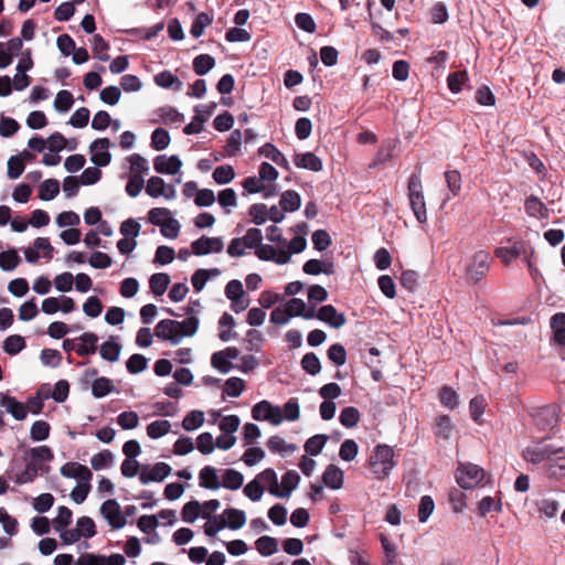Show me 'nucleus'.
Here are the masks:
<instances>
[{
  "label": "nucleus",
  "instance_id": "36",
  "mask_svg": "<svg viewBox=\"0 0 565 565\" xmlns=\"http://www.w3.org/2000/svg\"><path fill=\"white\" fill-rule=\"evenodd\" d=\"M215 66V60L209 54H200L193 60V71L196 75H205Z\"/></svg>",
  "mask_w": 565,
  "mask_h": 565
},
{
  "label": "nucleus",
  "instance_id": "56",
  "mask_svg": "<svg viewBox=\"0 0 565 565\" xmlns=\"http://www.w3.org/2000/svg\"><path fill=\"white\" fill-rule=\"evenodd\" d=\"M212 21V17H210L207 13L202 12L198 14L190 30L191 35L195 39L200 38L203 34L204 29L210 25Z\"/></svg>",
  "mask_w": 565,
  "mask_h": 565
},
{
  "label": "nucleus",
  "instance_id": "17",
  "mask_svg": "<svg viewBox=\"0 0 565 565\" xmlns=\"http://www.w3.org/2000/svg\"><path fill=\"white\" fill-rule=\"evenodd\" d=\"M0 405L17 420H23L26 417V406L15 397L0 393Z\"/></svg>",
  "mask_w": 565,
  "mask_h": 565
},
{
  "label": "nucleus",
  "instance_id": "18",
  "mask_svg": "<svg viewBox=\"0 0 565 565\" xmlns=\"http://www.w3.org/2000/svg\"><path fill=\"white\" fill-rule=\"evenodd\" d=\"M294 163L297 168L318 172L322 170V161L313 152L296 153Z\"/></svg>",
  "mask_w": 565,
  "mask_h": 565
},
{
  "label": "nucleus",
  "instance_id": "38",
  "mask_svg": "<svg viewBox=\"0 0 565 565\" xmlns=\"http://www.w3.org/2000/svg\"><path fill=\"white\" fill-rule=\"evenodd\" d=\"M115 390L111 380L104 376L96 379L92 384V394L96 398H102Z\"/></svg>",
  "mask_w": 565,
  "mask_h": 565
},
{
  "label": "nucleus",
  "instance_id": "7",
  "mask_svg": "<svg viewBox=\"0 0 565 565\" xmlns=\"http://www.w3.org/2000/svg\"><path fill=\"white\" fill-rule=\"evenodd\" d=\"M113 143L108 138H98L93 141L89 149L92 152L90 161L97 167H106L111 161V154L108 152V148Z\"/></svg>",
  "mask_w": 565,
  "mask_h": 565
},
{
  "label": "nucleus",
  "instance_id": "26",
  "mask_svg": "<svg viewBox=\"0 0 565 565\" xmlns=\"http://www.w3.org/2000/svg\"><path fill=\"white\" fill-rule=\"evenodd\" d=\"M259 154L270 159L276 164H278L281 168L289 169V162L273 143H265L263 147L259 148Z\"/></svg>",
  "mask_w": 565,
  "mask_h": 565
},
{
  "label": "nucleus",
  "instance_id": "46",
  "mask_svg": "<svg viewBox=\"0 0 565 565\" xmlns=\"http://www.w3.org/2000/svg\"><path fill=\"white\" fill-rule=\"evenodd\" d=\"M114 455L111 451L105 449L95 454L90 459L92 468L96 471L107 468L113 465Z\"/></svg>",
  "mask_w": 565,
  "mask_h": 565
},
{
  "label": "nucleus",
  "instance_id": "43",
  "mask_svg": "<svg viewBox=\"0 0 565 565\" xmlns=\"http://www.w3.org/2000/svg\"><path fill=\"white\" fill-rule=\"evenodd\" d=\"M339 420L342 426L352 428L356 426L360 420V412L353 406L344 407L340 413Z\"/></svg>",
  "mask_w": 565,
  "mask_h": 565
},
{
  "label": "nucleus",
  "instance_id": "52",
  "mask_svg": "<svg viewBox=\"0 0 565 565\" xmlns=\"http://www.w3.org/2000/svg\"><path fill=\"white\" fill-rule=\"evenodd\" d=\"M70 393V384L65 380H60L55 383L54 390L51 394L45 393L44 398L52 397L56 403H63Z\"/></svg>",
  "mask_w": 565,
  "mask_h": 565
},
{
  "label": "nucleus",
  "instance_id": "42",
  "mask_svg": "<svg viewBox=\"0 0 565 565\" xmlns=\"http://www.w3.org/2000/svg\"><path fill=\"white\" fill-rule=\"evenodd\" d=\"M171 424L169 420L159 419L147 426V434L152 439H158L170 431Z\"/></svg>",
  "mask_w": 565,
  "mask_h": 565
},
{
  "label": "nucleus",
  "instance_id": "16",
  "mask_svg": "<svg viewBox=\"0 0 565 565\" xmlns=\"http://www.w3.org/2000/svg\"><path fill=\"white\" fill-rule=\"evenodd\" d=\"M61 475L66 478L78 479L82 482H89L92 479L90 470L77 462H67L62 466Z\"/></svg>",
  "mask_w": 565,
  "mask_h": 565
},
{
  "label": "nucleus",
  "instance_id": "49",
  "mask_svg": "<svg viewBox=\"0 0 565 565\" xmlns=\"http://www.w3.org/2000/svg\"><path fill=\"white\" fill-rule=\"evenodd\" d=\"M204 423V413L201 411H191L182 420V427L188 430H194Z\"/></svg>",
  "mask_w": 565,
  "mask_h": 565
},
{
  "label": "nucleus",
  "instance_id": "3",
  "mask_svg": "<svg viewBox=\"0 0 565 565\" xmlns=\"http://www.w3.org/2000/svg\"><path fill=\"white\" fill-rule=\"evenodd\" d=\"M563 454V448H552L543 441L529 446L523 451V457L532 463H541L546 461V467L553 460V455Z\"/></svg>",
  "mask_w": 565,
  "mask_h": 565
},
{
  "label": "nucleus",
  "instance_id": "4",
  "mask_svg": "<svg viewBox=\"0 0 565 565\" xmlns=\"http://www.w3.org/2000/svg\"><path fill=\"white\" fill-rule=\"evenodd\" d=\"M484 478V471L477 465H460L457 469L456 480L460 488L472 489Z\"/></svg>",
  "mask_w": 565,
  "mask_h": 565
},
{
  "label": "nucleus",
  "instance_id": "21",
  "mask_svg": "<svg viewBox=\"0 0 565 565\" xmlns=\"http://www.w3.org/2000/svg\"><path fill=\"white\" fill-rule=\"evenodd\" d=\"M77 341H81L76 348V353L78 355H90L96 352L98 337L94 332H84L77 338Z\"/></svg>",
  "mask_w": 565,
  "mask_h": 565
},
{
  "label": "nucleus",
  "instance_id": "32",
  "mask_svg": "<svg viewBox=\"0 0 565 565\" xmlns=\"http://www.w3.org/2000/svg\"><path fill=\"white\" fill-rule=\"evenodd\" d=\"M170 284V276L166 273L153 274L149 279V286L151 291L156 296H162Z\"/></svg>",
  "mask_w": 565,
  "mask_h": 565
},
{
  "label": "nucleus",
  "instance_id": "29",
  "mask_svg": "<svg viewBox=\"0 0 565 565\" xmlns=\"http://www.w3.org/2000/svg\"><path fill=\"white\" fill-rule=\"evenodd\" d=\"M25 457L38 465H43L46 461H51L54 458V455L50 447L39 446L30 448L25 452Z\"/></svg>",
  "mask_w": 565,
  "mask_h": 565
},
{
  "label": "nucleus",
  "instance_id": "35",
  "mask_svg": "<svg viewBox=\"0 0 565 565\" xmlns=\"http://www.w3.org/2000/svg\"><path fill=\"white\" fill-rule=\"evenodd\" d=\"M218 274H220V270L217 268H213V269L200 268V269L195 270L191 278L193 288L195 289V291H201L204 288V286L206 285V281L210 279V277L212 275L216 276Z\"/></svg>",
  "mask_w": 565,
  "mask_h": 565
},
{
  "label": "nucleus",
  "instance_id": "40",
  "mask_svg": "<svg viewBox=\"0 0 565 565\" xmlns=\"http://www.w3.org/2000/svg\"><path fill=\"white\" fill-rule=\"evenodd\" d=\"M3 351L9 355H15L25 348V340L19 334H12L3 341Z\"/></svg>",
  "mask_w": 565,
  "mask_h": 565
},
{
  "label": "nucleus",
  "instance_id": "51",
  "mask_svg": "<svg viewBox=\"0 0 565 565\" xmlns=\"http://www.w3.org/2000/svg\"><path fill=\"white\" fill-rule=\"evenodd\" d=\"M148 366V359L139 353L132 354L126 362L127 371L131 374H138Z\"/></svg>",
  "mask_w": 565,
  "mask_h": 565
},
{
  "label": "nucleus",
  "instance_id": "11",
  "mask_svg": "<svg viewBox=\"0 0 565 565\" xmlns=\"http://www.w3.org/2000/svg\"><path fill=\"white\" fill-rule=\"evenodd\" d=\"M533 418L540 430L552 429L558 425L557 407L553 405L542 407L536 411Z\"/></svg>",
  "mask_w": 565,
  "mask_h": 565
},
{
  "label": "nucleus",
  "instance_id": "61",
  "mask_svg": "<svg viewBox=\"0 0 565 565\" xmlns=\"http://www.w3.org/2000/svg\"><path fill=\"white\" fill-rule=\"evenodd\" d=\"M167 184L164 180L160 177H151L148 180L146 192L151 198L161 196V194L166 193Z\"/></svg>",
  "mask_w": 565,
  "mask_h": 565
},
{
  "label": "nucleus",
  "instance_id": "48",
  "mask_svg": "<svg viewBox=\"0 0 565 565\" xmlns=\"http://www.w3.org/2000/svg\"><path fill=\"white\" fill-rule=\"evenodd\" d=\"M328 440V436L323 434L315 435L310 437L305 444L306 452L311 456H317L323 449L326 443Z\"/></svg>",
  "mask_w": 565,
  "mask_h": 565
},
{
  "label": "nucleus",
  "instance_id": "20",
  "mask_svg": "<svg viewBox=\"0 0 565 565\" xmlns=\"http://www.w3.org/2000/svg\"><path fill=\"white\" fill-rule=\"evenodd\" d=\"M199 486L209 490H217L221 487L216 468L205 466L199 473Z\"/></svg>",
  "mask_w": 565,
  "mask_h": 565
},
{
  "label": "nucleus",
  "instance_id": "55",
  "mask_svg": "<svg viewBox=\"0 0 565 565\" xmlns=\"http://www.w3.org/2000/svg\"><path fill=\"white\" fill-rule=\"evenodd\" d=\"M245 390V382L236 376L225 381L224 393L230 397H238Z\"/></svg>",
  "mask_w": 565,
  "mask_h": 565
},
{
  "label": "nucleus",
  "instance_id": "33",
  "mask_svg": "<svg viewBox=\"0 0 565 565\" xmlns=\"http://www.w3.org/2000/svg\"><path fill=\"white\" fill-rule=\"evenodd\" d=\"M255 547L260 555L270 556L278 551V543L275 537L264 535L257 539Z\"/></svg>",
  "mask_w": 565,
  "mask_h": 565
},
{
  "label": "nucleus",
  "instance_id": "13",
  "mask_svg": "<svg viewBox=\"0 0 565 565\" xmlns=\"http://www.w3.org/2000/svg\"><path fill=\"white\" fill-rule=\"evenodd\" d=\"M317 318L335 329L343 327L347 322L344 313L338 312L332 305L322 306L318 310Z\"/></svg>",
  "mask_w": 565,
  "mask_h": 565
},
{
  "label": "nucleus",
  "instance_id": "44",
  "mask_svg": "<svg viewBox=\"0 0 565 565\" xmlns=\"http://www.w3.org/2000/svg\"><path fill=\"white\" fill-rule=\"evenodd\" d=\"M20 263V256L15 249H9L0 254V268L4 271H12Z\"/></svg>",
  "mask_w": 565,
  "mask_h": 565
},
{
  "label": "nucleus",
  "instance_id": "10",
  "mask_svg": "<svg viewBox=\"0 0 565 565\" xmlns=\"http://www.w3.org/2000/svg\"><path fill=\"white\" fill-rule=\"evenodd\" d=\"M490 255L483 250L475 254L471 264L467 268V275L470 280L478 282L486 276L489 269Z\"/></svg>",
  "mask_w": 565,
  "mask_h": 565
},
{
  "label": "nucleus",
  "instance_id": "8",
  "mask_svg": "<svg viewBox=\"0 0 565 565\" xmlns=\"http://www.w3.org/2000/svg\"><path fill=\"white\" fill-rule=\"evenodd\" d=\"M192 253L196 256H203L211 253H221L224 243L221 237L201 236L191 243Z\"/></svg>",
  "mask_w": 565,
  "mask_h": 565
},
{
  "label": "nucleus",
  "instance_id": "37",
  "mask_svg": "<svg viewBox=\"0 0 565 565\" xmlns=\"http://www.w3.org/2000/svg\"><path fill=\"white\" fill-rule=\"evenodd\" d=\"M60 192V183L55 179H47L42 182L39 190V198L43 201L53 200Z\"/></svg>",
  "mask_w": 565,
  "mask_h": 565
},
{
  "label": "nucleus",
  "instance_id": "63",
  "mask_svg": "<svg viewBox=\"0 0 565 565\" xmlns=\"http://www.w3.org/2000/svg\"><path fill=\"white\" fill-rule=\"evenodd\" d=\"M50 435V425L44 420H36L32 424L30 436L34 441L45 440Z\"/></svg>",
  "mask_w": 565,
  "mask_h": 565
},
{
  "label": "nucleus",
  "instance_id": "14",
  "mask_svg": "<svg viewBox=\"0 0 565 565\" xmlns=\"http://www.w3.org/2000/svg\"><path fill=\"white\" fill-rule=\"evenodd\" d=\"M300 481V476L295 470H289L282 476L281 484L282 490L279 489V486L276 488H270L269 492L278 498H288L291 492L298 487Z\"/></svg>",
  "mask_w": 565,
  "mask_h": 565
},
{
  "label": "nucleus",
  "instance_id": "57",
  "mask_svg": "<svg viewBox=\"0 0 565 565\" xmlns=\"http://www.w3.org/2000/svg\"><path fill=\"white\" fill-rule=\"evenodd\" d=\"M328 359L337 366H342L347 362V351L340 343L332 344L327 351Z\"/></svg>",
  "mask_w": 565,
  "mask_h": 565
},
{
  "label": "nucleus",
  "instance_id": "28",
  "mask_svg": "<svg viewBox=\"0 0 565 565\" xmlns=\"http://www.w3.org/2000/svg\"><path fill=\"white\" fill-rule=\"evenodd\" d=\"M154 82L158 86L163 88H172L179 92L183 87V83L174 76L170 71H163L154 76Z\"/></svg>",
  "mask_w": 565,
  "mask_h": 565
},
{
  "label": "nucleus",
  "instance_id": "62",
  "mask_svg": "<svg viewBox=\"0 0 565 565\" xmlns=\"http://www.w3.org/2000/svg\"><path fill=\"white\" fill-rule=\"evenodd\" d=\"M74 98L71 92L60 90L54 100V107L57 111L66 113L72 108Z\"/></svg>",
  "mask_w": 565,
  "mask_h": 565
},
{
  "label": "nucleus",
  "instance_id": "6",
  "mask_svg": "<svg viewBox=\"0 0 565 565\" xmlns=\"http://www.w3.org/2000/svg\"><path fill=\"white\" fill-rule=\"evenodd\" d=\"M100 513L114 530L122 529L127 520L122 515L119 503L115 499H108L100 505Z\"/></svg>",
  "mask_w": 565,
  "mask_h": 565
},
{
  "label": "nucleus",
  "instance_id": "31",
  "mask_svg": "<svg viewBox=\"0 0 565 565\" xmlns=\"http://www.w3.org/2000/svg\"><path fill=\"white\" fill-rule=\"evenodd\" d=\"M226 524L231 530H238L246 523L245 512L238 509L228 508L224 512Z\"/></svg>",
  "mask_w": 565,
  "mask_h": 565
},
{
  "label": "nucleus",
  "instance_id": "50",
  "mask_svg": "<svg viewBox=\"0 0 565 565\" xmlns=\"http://www.w3.org/2000/svg\"><path fill=\"white\" fill-rule=\"evenodd\" d=\"M539 512L546 518H553L557 514L558 502L551 498H542L535 502Z\"/></svg>",
  "mask_w": 565,
  "mask_h": 565
},
{
  "label": "nucleus",
  "instance_id": "15",
  "mask_svg": "<svg viewBox=\"0 0 565 565\" xmlns=\"http://www.w3.org/2000/svg\"><path fill=\"white\" fill-rule=\"evenodd\" d=\"M182 161L178 156H157L153 160V168L158 173L175 174L181 169Z\"/></svg>",
  "mask_w": 565,
  "mask_h": 565
},
{
  "label": "nucleus",
  "instance_id": "9",
  "mask_svg": "<svg viewBox=\"0 0 565 565\" xmlns=\"http://www.w3.org/2000/svg\"><path fill=\"white\" fill-rule=\"evenodd\" d=\"M527 246L523 241L510 242L509 246L497 247V258H500L505 266L525 255Z\"/></svg>",
  "mask_w": 565,
  "mask_h": 565
},
{
  "label": "nucleus",
  "instance_id": "24",
  "mask_svg": "<svg viewBox=\"0 0 565 565\" xmlns=\"http://www.w3.org/2000/svg\"><path fill=\"white\" fill-rule=\"evenodd\" d=\"M121 352V344L118 343L114 337L105 341L99 349L102 359L108 362H117Z\"/></svg>",
  "mask_w": 565,
  "mask_h": 565
},
{
  "label": "nucleus",
  "instance_id": "64",
  "mask_svg": "<svg viewBox=\"0 0 565 565\" xmlns=\"http://www.w3.org/2000/svg\"><path fill=\"white\" fill-rule=\"evenodd\" d=\"M359 452V446L353 439H345L340 447L339 456L344 461H352Z\"/></svg>",
  "mask_w": 565,
  "mask_h": 565
},
{
  "label": "nucleus",
  "instance_id": "1",
  "mask_svg": "<svg viewBox=\"0 0 565 565\" xmlns=\"http://www.w3.org/2000/svg\"><path fill=\"white\" fill-rule=\"evenodd\" d=\"M394 457V449L388 445L380 444L374 448L369 466L376 479L384 480L390 476L397 463Z\"/></svg>",
  "mask_w": 565,
  "mask_h": 565
},
{
  "label": "nucleus",
  "instance_id": "60",
  "mask_svg": "<svg viewBox=\"0 0 565 565\" xmlns=\"http://www.w3.org/2000/svg\"><path fill=\"white\" fill-rule=\"evenodd\" d=\"M25 166L19 156H11L7 162V174L9 179H18L24 171Z\"/></svg>",
  "mask_w": 565,
  "mask_h": 565
},
{
  "label": "nucleus",
  "instance_id": "47",
  "mask_svg": "<svg viewBox=\"0 0 565 565\" xmlns=\"http://www.w3.org/2000/svg\"><path fill=\"white\" fill-rule=\"evenodd\" d=\"M170 135L163 128H157L151 135V147L158 151L164 150L170 143Z\"/></svg>",
  "mask_w": 565,
  "mask_h": 565
},
{
  "label": "nucleus",
  "instance_id": "39",
  "mask_svg": "<svg viewBox=\"0 0 565 565\" xmlns=\"http://www.w3.org/2000/svg\"><path fill=\"white\" fill-rule=\"evenodd\" d=\"M243 482L244 476L239 471L227 469L223 475V483L221 486L230 490H238L243 486Z\"/></svg>",
  "mask_w": 565,
  "mask_h": 565
},
{
  "label": "nucleus",
  "instance_id": "54",
  "mask_svg": "<svg viewBox=\"0 0 565 565\" xmlns=\"http://www.w3.org/2000/svg\"><path fill=\"white\" fill-rule=\"evenodd\" d=\"M445 179H446V183H447V188H448L449 192L454 196L459 195L460 190H461V184H462V179H461V174L459 173V171H457V170L446 171Z\"/></svg>",
  "mask_w": 565,
  "mask_h": 565
},
{
  "label": "nucleus",
  "instance_id": "59",
  "mask_svg": "<svg viewBox=\"0 0 565 565\" xmlns=\"http://www.w3.org/2000/svg\"><path fill=\"white\" fill-rule=\"evenodd\" d=\"M211 364L222 374L228 373L234 367L233 363L222 353V351H217L212 354Z\"/></svg>",
  "mask_w": 565,
  "mask_h": 565
},
{
  "label": "nucleus",
  "instance_id": "12",
  "mask_svg": "<svg viewBox=\"0 0 565 565\" xmlns=\"http://www.w3.org/2000/svg\"><path fill=\"white\" fill-rule=\"evenodd\" d=\"M171 473V467L166 462H158L152 468L145 466L139 475L142 484L149 482H161Z\"/></svg>",
  "mask_w": 565,
  "mask_h": 565
},
{
  "label": "nucleus",
  "instance_id": "53",
  "mask_svg": "<svg viewBox=\"0 0 565 565\" xmlns=\"http://www.w3.org/2000/svg\"><path fill=\"white\" fill-rule=\"evenodd\" d=\"M209 521L204 524V533L207 536H214L216 533H218L221 530L225 529L227 526L226 520L224 518V514L222 515H214L212 518L207 519Z\"/></svg>",
  "mask_w": 565,
  "mask_h": 565
},
{
  "label": "nucleus",
  "instance_id": "30",
  "mask_svg": "<svg viewBox=\"0 0 565 565\" xmlns=\"http://www.w3.org/2000/svg\"><path fill=\"white\" fill-rule=\"evenodd\" d=\"M279 204L284 212H295L301 205V198L298 192L287 190L281 194Z\"/></svg>",
  "mask_w": 565,
  "mask_h": 565
},
{
  "label": "nucleus",
  "instance_id": "23",
  "mask_svg": "<svg viewBox=\"0 0 565 565\" xmlns=\"http://www.w3.org/2000/svg\"><path fill=\"white\" fill-rule=\"evenodd\" d=\"M286 309L291 317H302L303 319L315 318V309L306 310V302L300 298H292L286 303Z\"/></svg>",
  "mask_w": 565,
  "mask_h": 565
},
{
  "label": "nucleus",
  "instance_id": "5",
  "mask_svg": "<svg viewBox=\"0 0 565 565\" xmlns=\"http://www.w3.org/2000/svg\"><path fill=\"white\" fill-rule=\"evenodd\" d=\"M180 324L177 320L163 319L158 322L154 329V335L163 341H169L177 345L183 339V333L179 330Z\"/></svg>",
  "mask_w": 565,
  "mask_h": 565
},
{
  "label": "nucleus",
  "instance_id": "45",
  "mask_svg": "<svg viewBox=\"0 0 565 565\" xmlns=\"http://www.w3.org/2000/svg\"><path fill=\"white\" fill-rule=\"evenodd\" d=\"M301 367L310 375H317L321 371V363L316 353H306L301 359Z\"/></svg>",
  "mask_w": 565,
  "mask_h": 565
},
{
  "label": "nucleus",
  "instance_id": "25",
  "mask_svg": "<svg viewBox=\"0 0 565 565\" xmlns=\"http://www.w3.org/2000/svg\"><path fill=\"white\" fill-rule=\"evenodd\" d=\"M524 209L529 216L532 217H547L548 209L535 195H530L524 202Z\"/></svg>",
  "mask_w": 565,
  "mask_h": 565
},
{
  "label": "nucleus",
  "instance_id": "58",
  "mask_svg": "<svg viewBox=\"0 0 565 565\" xmlns=\"http://www.w3.org/2000/svg\"><path fill=\"white\" fill-rule=\"evenodd\" d=\"M235 178V172L232 166L224 164L216 167L213 171V179L218 184H227Z\"/></svg>",
  "mask_w": 565,
  "mask_h": 565
},
{
  "label": "nucleus",
  "instance_id": "22",
  "mask_svg": "<svg viewBox=\"0 0 565 565\" xmlns=\"http://www.w3.org/2000/svg\"><path fill=\"white\" fill-rule=\"evenodd\" d=\"M322 481L327 487L338 490L343 486V471L334 465H329L322 475Z\"/></svg>",
  "mask_w": 565,
  "mask_h": 565
},
{
  "label": "nucleus",
  "instance_id": "41",
  "mask_svg": "<svg viewBox=\"0 0 565 565\" xmlns=\"http://www.w3.org/2000/svg\"><path fill=\"white\" fill-rule=\"evenodd\" d=\"M128 161L130 162V174L129 175H141L149 172L148 161L140 154L134 153L129 156Z\"/></svg>",
  "mask_w": 565,
  "mask_h": 565
},
{
  "label": "nucleus",
  "instance_id": "2",
  "mask_svg": "<svg viewBox=\"0 0 565 565\" xmlns=\"http://www.w3.org/2000/svg\"><path fill=\"white\" fill-rule=\"evenodd\" d=\"M408 200L411 209L416 220L424 224L427 222L426 202L423 191V184L419 173H413L408 179L407 184Z\"/></svg>",
  "mask_w": 565,
  "mask_h": 565
},
{
  "label": "nucleus",
  "instance_id": "19",
  "mask_svg": "<svg viewBox=\"0 0 565 565\" xmlns=\"http://www.w3.org/2000/svg\"><path fill=\"white\" fill-rule=\"evenodd\" d=\"M550 327L553 332V342L557 345H565V312L553 315Z\"/></svg>",
  "mask_w": 565,
  "mask_h": 565
},
{
  "label": "nucleus",
  "instance_id": "27",
  "mask_svg": "<svg viewBox=\"0 0 565 565\" xmlns=\"http://www.w3.org/2000/svg\"><path fill=\"white\" fill-rule=\"evenodd\" d=\"M24 459L26 462L25 469L17 477V483L19 484L32 482L44 468V465H38L36 462L26 459V457Z\"/></svg>",
  "mask_w": 565,
  "mask_h": 565
},
{
  "label": "nucleus",
  "instance_id": "34",
  "mask_svg": "<svg viewBox=\"0 0 565 565\" xmlns=\"http://www.w3.org/2000/svg\"><path fill=\"white\" fill-rule=\"evenodd\" d=\"M546 473L551 478H562L565 476V450L563 454L553 455V460L547 466Z\"/></svg>",
  "mask_w": 565,
  "mask_h": 565
}]
</instances>
